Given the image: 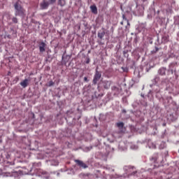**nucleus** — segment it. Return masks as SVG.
Listing matches in <instances>:
<instances>
[{
    "label": "nucleus",
    "mask_w": 179,
    "mask_h": 179,
    "mask_svg": "<svg viewBox=\"0 0 179 179\" xmlns=\"http://www.w3.org/2000/svg\"><path fill=\"white\" fill-rule=\"evenodd\" d=\"M69 59H71V55H66L64 56L63 55L62 56V61L64 62V64H65V65H66V64H68V62H69Z\"/></svg>",
    "instance_id": "nucleus-18"
},
{
    "label": "nucleus",
    "mask_w": 179,
    "mask_h": 179,
    "mask_svg": "<svg viewBox=\"0 0 179 179\" xmlns=\"http://www.w3.org/2000/svg\"><path fill=\"white\" fill-rule=\"evenodd\" d=\"M150 69H152V66H150V64H147L145 66L146 72H149V71H150Z\"/></svg>",
    "instance_id": "nucleus-38"
},
{
    "label": "nucleus",
    "mask_w": 179,
    "mask_h": 179,
    "mask_svg": "<svg viewBox=\"0 0 179 179\" xmlns=\"http://www.w3.org/2000/svg\"><path fill=\"white\" fill-rule=\"evenodd\" d=\"M164 148H166V142H162L159 144V149H164Z\"/></svg>",
    "instance_id": "nucleus-33"
},
{
    "label": "nucleus",
    "mask_w": 179,
    "mask_h": 179,
    "mask_svg": "<svg viewBox=\"0 0 179 179\" xmlns=\"http://www.w3.org/2000/svg\"><path fill=\"white\" fill-rule=\"evenodd\" d=\"M108 170H110V168H107Z\"/></svg>",
    "instance_id": "nucleus-61"
},
{
    "label": "nucleus",
    "mask_w": 179,
    "mask_h": 179,
    "mask_svg": "<svg viewBox=\"0 0 179 179\" xmlns=\"http://www.w3.org/2000/svg\"><path fill=\"white\" fill-rule=\"evenodd\" d=\"M146 1H148V0H143V2H146Z\"/></svg>",
    "instance_id": "nucleus-53"
},
{
    "label": "nucleus",
    "mask_w": 179,
    "mask_h": 179,
    "mask_svg": "<svg viewBox=\"0 0 179 179\" xmlns=\"http://www.w3.org/2000/svg\"><path fill=\"white\" fill-rule=\"evenodd\" d=\"M124 22H125V21H122V22H120V24H124Z\"/></svg>",
    "instance_id": "nucleus-51"
},
{
    "label": "nucleus",
    "mask_w": 179,
    "mask_h": 179,
    "mask_svg": "<svg viewBox=\"0 0 179 179\" xmlns=\"http://www.w3.org/2000/svg\"><path fill=\"white\" fill-rule=\"evenodd\" d=\"M166 71H167V69H166V67H161L159 69H158L157 73L160 76H166Z\"/></svg>",
    "instance_id": "nucleus-13"
},
{
    "label": "nucleus",
    "mask_w": 179,
    "mask_h": 179,
    "mask_svg": "<svg viewBox=\"0 0 179 179\" xmlns=\"http://www.w3.org/2000/svg\"><path fill=\"white\" fill-rule=\"evenodd\" d=\"M106 36V31H103L102 32L99 31L98 32V37L100 38V40H103V38Z\"/></svg>",
    "instance_id": "nucleus-28"
},
{
    "label": "nucleus",
    "mask_w": 179,
    "mask_h": 179,
    "mask_svg": "<svg viewBox=\"0 0 179 179\" xmlns=\"http://www.w3.org/2000/svg\"><path fill=\"white\" fill-rule=\"evenodd\" d=\"M47 162L50 166H58L59 164L58 161L55 159H51V160L47 161Z\"/></svg>",
    "instance_id": "nucleus-21"
},
{
    "label": "nucleus",
    "mask_w": 179,
    "mask_h": 179,
    "mask_svg": "<svg viewBox=\"0 0 179 179\" xmlns=\"http://www.w3.org/2000/svg\"><path fill=\"white\" fill-rule=\"evenodd\" d=\"M139 103L141 106H143V107H146V106H148V103L145 100H141L139 101Z\"/></svg>",
    "instance_id": "nucleus-32"
},
{
    "label": "nucleus",
    "mask_w": 179,
    "mask_h": 179,
    "mask_svg": "<svg viewBox=\"0 0 179 179\" xmlns=\"http://www.w3.org/2000/svg\"><path fill=\"white\" fill-rule=\"evenodd\" d=\"M92 139H93V137H92V134H87L85 136V140L87 141H92Z\"/></svg>",
    "instance_id": "nucleus-29"
},
{
    "label": "nucleus",
    "mask_w": 179,
    "mask_h": 179,
    "mask_svg": "<svg viewBox=\"0 0 179 179\" xmlns=\"http://www.w3.org/2000/svg\"><path fill=\"white\" fill-rule=\"evenodd\" d=\"M138 29L140 31H145V29H146V24L145 23L140 24Z\"/></svg>",
    "instance_id": "nucleus-26"
},
{
    "label": "nucleus",
    "mask_w": 179,
    "mask_h": 179,
    "mask_svg": "<svg viewBox=\"0 0 179 179\" xmlns=\"http://www.w3.org/2000/svg\"><path fill=\"white\" fill-rule=\"evenodd\" d=\"M90 58L87 57L86 61H85V64H90Z\"/></svg>",
    "instance_id": "nucleus-47"
},
{
    "label": "nucleus",
    "mask_w": 179,
    "mask_h": 179,
    "mask_svg": "<svg viewBox=\"0 0 179 179\" xmlns=\"http://www.w3.org/2000/svg\"><path fill=\"white\" fill-rule=\"evenodd\" d=\"M90 8L91 9L92 13H94V15H97V13H98L97 6H96V5L90 6Z\"/></svg>",
    "instance_id": "nucleus-22"
},
{
    "label": "nucleus",
    "mask_w": 179,
    "mask_h": 179,
    "mask_svg": "<svg viewBox=\"0 0 179 179\" xmlns=\"http://www.w3.org/2000/svg\"><path fill=\"white\" fill-rule=\"evenodd\" d=\"M132 82H134V79H132Z\"/></svg>",
    "instance_id": "nucleus-62"
},
{
    "label": "nucleus",
    "mask_w": 179,
    "mask_h": 179,
    "mask_svg": "<svg viewBox=\"0 0 179 179\" xmlns=\"http://www.w3.org/2000/svg\"><path fill=\"white\" fill-rule=\"evenodd\" d=\"M55 85V83H54L52 80L49 81L48 86L51 87V86H54Z\"/></svg>",
    "instance_id": "nucleus-42"
},
{
    "label": "nucleus",
    "mask_w": 179,
    "mask_h": 179,
    "mask_svg": "<svg viewBox=\"0 0 179 179\" xmlns=\"http://www.w3.org/2000/svg\"><path fill=\"white\" fill-rule=\"evenodd\" d=\"M176 65H177V63H171L169 64V69L168 70L169 73H171V75H173V73H174L175 72V75L177 77H178V74H177V71H176V69H174V66H176Z\"/></svg>",
    "instance_id": "nucleus-8"
},
{
    "label": "nucleus",
    "mask_w": 179,
    "mask_h": 179,
    "mask_svg": "<svg viewBox=\"0 0 179 179\" xmlns=\"http://www.w3.org/2000/svg\"><path fill=\"white\" fill-rule=\"evenodd\" d=\"M158 52H159V48H157V46H155V49L151 51V53H152V54H156V53Z\"/></svg>",
    "instance_id": "nucleus-37"
},
{
    "label": "nucleus",
    "mask_w": 179,
    "mask_h": 179,
    "mask_svg": "<svg viewBox=\"0 0 179 179\" xmlns=\"http://www.w3.org/2000/svg\"><path fill=\"white\" fill-rule=\"evenodd\" d=\"M116 126L117 127V128H119L121 131V132H124V131H122V129H124V122H120L116 123Z\"/></svg>",
    "instance_id": "nucleus-23"
},
{
    "label": "nucleus",
    "mask_w": 179,
    "mask_h": 179,
    "mask_svg": "<svg viewBox=\"0 0 179 179\" xmlns=\"http://www.w3.org/2000/svg\"><path fill=\"white\" fill-rule=\"evenodd\" d=\"M102 179H107V178H106L103 177Z\"/></svg>",
    "instance_id": "nucleus-58"
},
{
    "label": "nucleus",
    "mask_w": 179,
    "mask_h": 179,
    "mask_svg": "<svg viewBox=\"0 0 179 179\" xmlns=\"http://www.w3.org/2000/svg\"><path fill=\"white\" fill-rule=\"evenodd\" d=\"M11 177L15 178V179L20 178V172H13L10 175Z\"/></svg>",
    "instance_id": "nucleus-25"
},
{
    "label": "nucleus",
    "mask_w": 179,
    "mask_h": 179,
    "mask_svg": "<svg viewBox=\"0 0 179 179\" xmlns=\"http://www.w3.org/2000/svg\"><path fill=\"white\" fill-rule=\"evenodd\" d=\"M174 24H179V15L174 17Z\"/></svg>",
    "instance_id": "nucleus-31"
},
{
    "label": "nucleus",
    "mask_w": 179,
    "mask_h": 179,
    "mask_svg": "<svg viewBox=\"0 0 179 179\" xmlns=\"http://www.w3.org/2000/svg\"><path fill=\"white\" fill-rule=\"evenodd\" d=\"M123 72H128V67H122Z\"/></svg>",
    "instance_id": "nucleus-46"
},
{
    "label": "nucleus",
    "mask_w": 179,
    "mask_h": 179,
    "mask_svg": "<svg viewBox=\"0 0 179 179\" xmlns=\"http://www.w3.org/2000/svg\"><path fill=\"white\" fill-rule=\"evenodd\" d=\"M12 22H13L14 23H17V18L16 17H13V18H12Z\"/></svg>",
    "instance_id": "nucleus-44"
},
{
    "label": "nucleus",
    "mask_w": 179,
    "mask_h": 179,
    "mask_svg": "<svg viewBox=\"0 0 179 179\" xmlns=\"http://www.w3.org/2000/svg\"><path fill=\"white\" fill-rule=\"evenodd\" d=\"M118 149L120 152H125V150H127V145H125V143H120Z\"/></svg>",
    "instance_id": "nucleus-14"
},
{
    "label": "nucleus",
    "mask_w": 179,
    "mask_h": 179,
    "mask_svg": "<svg viewBox=\"0 0 179 179\" xmlns=\"http://www.w3.org/2000/svg\"><path fill=\"white\" fill-rule=\"evenodd\" d=\"M148 146L151 149H156V145H155L153 143H148Z\"/></svg>",
    "instance_id": "nucleus-35"
},
{
    "label": "nucleus",
    "mask_w": 179,
    "mask_h": 179,
    "mask_svg": "<svg viewBox=\"0 0 179 179\" xmlns=\"http://www.w3.org/2000/svg\"><path fill=\"white\" fill-rule=\"evenodd\" d=\"M138 114H141V111H138Z\"/></svg>",
    "instance_id": "nucleus-55"
},
{
    "label": "nucleus",
    "mask_w": 179,
    "mask_h": 179,
    "mask_svg": "<svg viewBox=\"0 0 179 179\" xmlns=\"http://www.w3.org/2000/svg\"><path fill=\"white\" fill-rule=\"evenodd\" d=\"M138 145L136 144H131L130 145V149H131V150H136L138 149Z\"/></svg>",
    "instance_id": "nucleus-30"
},
{
    "label": "nucleus",
    "mask_w": 179,
    "mask_h": 179,
    "mask_svg": "<svg viewBox=\"0 0 179 179\" xmlns=\"http://www.w3.org/2000/svg\"><path fill=\"white\" fill-rule=\"evenodd\" d=\"M14 8H15V16H24V8L22 7L20 4H19V2H16L14 4Z\"/></svg>",
    "instance_id": "nucleus-4"
},
{
    "label": "nucleus",
    "mask_w": 179,
    "mask_h": 179,
    "mask_svg": "<svg viewBox=\"0 0 179 179\" xmlns=\"http://www.w3.org/2000/svg\"><path fill=\"white\" fill-rule=\"evenodd\" d=\"M57 3L59 5V6H65L66 5V0H57Z\"/></svg>",
    "instance_id": "nucleus-27"
},
{
    "label": "nucleus",
    "mask_w": 179,
    "mask_h": 179,
    "mask_svg": "<svg viewBox=\"0 0 179 179\" xmlns=\"http://www.w3.org/2000/svg\"><path fill=\"white\" fill-rule=\"evenodd\" d=\"M102 85L103 89H106V90H108V89H110V87L111 86V81L104 80L102 82Z\"/></svg>",
    "instance_id": "nucleus-12"
},
{
    "label": "nucleus",
    "mask_w": 179,
    "mask_h": 179,
    "mask_svg": "<svg viewBox=\"0 0 179 179\" xmlns=\"http://www.w3.org/2000/svg\"><path fill=\"white\" fill-rule=\"evenodd\" d=\"M162 125H163L164 127H166V123H163Z\"/></svg>",
    "instance_id": "nucleus-52"
},
{
    "label": "nucleus",
    "mask_w": 179,
    "mask_h": 179,
    "mask_svg": "<svg viewBox=\"0 0 179 179\" xmlns=\"http://www.w3.org/2000/svg\"><path fill=\"white\" fill-rule=\"evenodd\" d=\"M155 88H152V90H150L148 94V98L150 99V100H152V99H153V93H155V96L157 97V99H158V100H159V101H162V100H164L163 96H162V92L160 91V86L159 85H155L154 87Z\"/></svg>",
    "instance_id": "nucleus-2"
},
{
    "label": "nucleus",
    "mask_w": 179,
    "mask_h": 179,
    "mask_svg": "<svg viewBox=\"0 0 179 179\" xmlns=\"http://www.w3.org/2000/svg\"><path fill=\"white\" fill-rule=\"evenodd\" d=\"M39 51L40 52H44L45 51V43L41 42L39 45Z\"/></svg>",
    "instance_id": "nucleus-20"
},
{
    "label": "nucleus",
    "mask_w": 179,
    "mask_h": 179,
    "mask_svg": "<svg viewBox=\"0 0 179 179\" xmlns=\"http://www.w3.org/2000/svg\"><path fill=\"white\" fill-rule=\"evenodd\" d=\"M55 2H57V0H48V1L49 5H54V3H55Z\"/></svg>",
    "instance_id": "nucleus-40"
},
{
    "label": "nucleus",
    "mask_w": 179,
    "mask_h": 179,
    "mask_svg": "<svg viewBox=\"0 0 179 179\" xmlns=\"http://www.w3.org/2000/svg\"><path fill=\"white\" fill-rule=\"evenodd\" d=\"M102 30H104V28H102Z\"/></svg>",
    "instance_id": "nucleus-60"
},
{
    "label": "nucleus",
    "mask_w": 179,
    "mask_h": 179,
    "mask_svg": "<svg viewBox=\"0 0 179 179\" xmlns=\"http://www.w3.org/2000/svg\"><path fill=\"white\" fill-rule=\"evenodd\" d=\"M93 149V147L90 146V147H85L84 148V152H90Z\"/></svg>",
    "instance_id": "nucleus-36"
},
{
    "label": "nucleus",
    "mask_w": 179,
    "mask_h": 179,
    "mask_svg": "<svg viewBox=\"0 0 179 179\" xmlns=\"http://www.w3.org/2000/svg\"><path fill=\"white\" fill-rule=\"evenodd\" d=\"M166 136H167V130L165 129L162 133L161 137L163 138H166Z\"/></svg>",
    "instance_id": "nucleus-39"
},
{
    "label": "nucleus",
    "mask_w": 179,
    "mask_h": 179,
    "mask_svg": "<svg viewBox=\"0 0 179 179\" xmlns=\"http://www.w3.org/2000/svg\"><path fill=\"white\" fill-rule=\"evenodd\" d=\"M112 150H114V148H112Z\"/></svg>",
    "instance_id": "nucleus-56"
},
{
    "label": "nucleus",
    "mask_w": 179,
    "mask_h": 179,
    "mask_svg": "<svg viewBox=\"0 0 179 179\" xmlns=\"http://www.w3.org/2000/svg\"><path fill=\"white\" fill-rule=\"evenodd\" d=\"M112 92L114 94V96H118V94H120V93H121L122 92V89L121 87H117L115 86L112 87Z\"/></svg>",
    "instance_id": "nucleus-10"
},
{
    "label": "nucleus",
    "mask_w": 179,
    "mask_h": 179,
    "mask_svg": "<svg viewBox=\"0 0 179 179\" xmlns=\"http://www.w3.org/2000/svg\"><path fill=\"white\" fill-rule=\"evenodd\" d=\"M122 19L124 20V22H125V23H127L128 24V26H129V21L128 20V19H127V17H125V15H122Z\"/></svg>",
    "instance_id": "nucleus-34"
},
{
    "label": "nucleus",
    "mask_w": 179,
    "mask_h": 179,
    "mask_svg": "<svg viewBox=\"0 0 179 179\" xmlns=\"http://www.w3.org/2000/svg\"><path fill=\"white\" fill-rule=\"evenodd\" d=\"M141 97H143V99L145 98V94H141Z\"/></svg>",
    "instance_id": "nucleus-50"
},
{
    "label": "nucleus",
    "mask_w": 179,
    "mask_h": 179,
    "mask_svg": "<svg viewBox=\"0 0 179 179\" xmlns=\"http://www.w3.org/2000/svg\"><path fill=\"white\" fill-rule=\"evenodd\" d=\"M79 118H80V117H78V120H79Z\"/></svg>",
    "instance_id": "nucleus-59"
},
{
    "label": "nucleus",
    "mask_w": 179,
    "mask_h": 179,
    "mask_svg": "<svg viewBox=\"0 0 179 179\" xmlns=\"http://www.w3.org/2000/svg\"><path fill=\"white\" fill-rule=\"evenodd\" d=\"M145 89V85H143V90H144Z\"/></svg>",
    "instance_id": "nucleus-54"
},
{
    "label": "nucleus",
    "mask_w": 179,
    "mask_h": 179,
    "mask_svg": "<svg viewBox=\"0 0 179 179\" xmlns=\"http://www.w3.org/2000/svg\"><path fill=\"white\" fill-rule=\"evenodd\" d=\"M40 166H41V163H40V162H38V163L34 162V163H32V167L31 168L30 171H33V170H34V169H36V167H40Z\"/></svg>",
    "instance_id": "nucleus-24"
},
{
    "label": "nucleus",
    "mask_w": 179,
    "mask_h": 179,
    "mask_svg": "<svg viewBox=\"0 0 179 179\" xmlns=\"http://www.w3.org/2000/svg\"><path fill=\"white\" fill-rule=\"evenodd\" d=\"M39 6L41 10H45L46 9H48L50 3L45 0H43V1L40 3Z\"/></svg>",
    "instance_id": "nucleus-9"
},
{
    "label": "nucleus",
    "mask_w": 179,
    "mask_h": 179,
    "mask_svg": "<svg viewBox=\"0 0 179 179\" xmlns=\"http://www.w3.org/2000/svg\"><path fill=\"white\" fill-rule=\"evenodd\" d=\"M51 174H56L57 177H59V171H54L51 173Z\"/></svg>",
    "instance_id": "nucleus-45"
},
{
    "label": "nucleus",
    "mask_w": 179,
    "mask_h": 179,
    "mask_svg": "<svg viewBox=\"0 0 179 179\" xmlns=\"http://www.w3.org/2000/svg\"><path fill=\"white\" fill-rule=\"evenodd\" d=\"M159 83H160V76L156 75L152 80V84L150 85V87L155 89V86H159Z\"/></svg>",
    "instance_id": "nucleus-7"
},
{
    "label": "nucleus",
    "mask_w": 179,
    "mask_h": 179,
    "mask_svg": "<svg viewBox=\"0 0 179 179\" xmlns=\"http://www.w3.org/2000/svg\"><path fill=\"white\" fill-rule=\"evenodd\" d=\"M99 67L96 68L95 74L94 76L92 83L93 85H97V83L101 79V71H99Z\"/></svg>",
    "instance_id": "nucleus-6"
},
{
    "label": "nucleus",
    "mask_w": 179,
    "mask_h": 179,
    "mask_svg": "<svg viewBox=\"0 0 179 179\" xmlns=\"http://www.w3.org/2000/svg\"><path fill=\"white\" fill-rule=\"evenodd\" d=\"M20 86H22V87H23L24 89H26V87H27V86H29V80L27 78L24 79L23 81H22L20 83Z\"/></svg>",
    "instance_id": "nucleus-16"
},
{
    "label": "nucleus",
    "mask_w": 179,
    "mask_h": 179,
    "mask_svg": "<svg viewBox=\"0 0 179 179\" xmlns=\"http://www.w3.org/2000/svg\"><path fill=\"white\" fill-rule=\"evenodd\" d=\"M99 120H100L101 121H104V120H106V115L101 114V115H99Z\"/></svg>",
    "instance_id": "nucleus-41"
},
{
    "label": "nucleus",
    "mask_w": 179,
    "mask_h": 179,
    "mask_svg": "<svg viewBox=\"0 0 179 179\" xmlns=\"http://www.w3.org/2000/svg\"><path fill=\"white\" fill-rule=\"evenodd\" d=\"M42 178L50 179V173L45 171H40Z\"/></svg>",
    "instance_id": "nucleus-15"
},
{
    "label": "nucleus",
    "mask_w": 179,
    "mask_h": 179,
    "mask_svg": "<svg viewBox=\"0 0 179 179\" xmlns=\"http://www.w3.org/2000/svg\"><path fill=\"white\" fill-rule=\"evenodd\" d=\"M84 81L85 82H89V80L87 79V77L84 78Z\"/></svg>",
    "instance_id": "nucleus-49"
},
{
    "label": "nucleus",
    "mask_w": 179,
    "mask_h": 179,
    "mask_svg": "<svg viewBox=\"0 0 179 179\" xmlns=\"http://www.w3.org/2000/svg\"><path fill=\"white\" fill-rule=\"evenodd\" d=\"M14 82H15V83H17V82H19V77H15L14 79Z\"/></svg>",
    "instance_id": "nucleus-48"
},
{
    "label": "nucleus",
    "mask_w": 179,
    "mask_h": 179,
    "mask_svg": "<svg viewBox=\"0 0 179 179\" xmlns=\"http://www.w3.org/2000/svg\"><path fill=\"white\" fill-rule=\"evenodd\" d=\"M124 174L120 176L117 173L112 174L110 176V178H117V179H125L131 177V176H135L137 171L135 166L131 165H126L123 167Z\"/></svg>",
    "instance_id": "nucleus-1"
},
{
    "label": "nucleus",
    "mask_w": 179,
    "mask_h": 179,
    "mask_svg": "<svg viewBox=\"0 0 179 179\" xmlns=\"http://www.w3.org/2000/svg\"><path fill=\"white\" fill-rule=\"evenodd\" d=\"M161 103H163L165 107H170V108H173L177 114V108L178 106H177V103L173 101V98H171V96H167L166 99L164 98V100H162Z\"/></svg>",
    "instance_id": "nucleus-3"
},
{
    "label": "nucleus",
    "mask_w": 179,
    "mask_h": 179,
    "mask_svg": "<svg viewBox=\"0 0 179 179\" xmlns=\"http://www.w3.org/2000/svg\"><path fill=\"white\" fill-rule=\"evenodd\" d=\"M80 177H81L82 179H92L94 176H93V175H92V174L81 173Z\"/></svg>",
    "instance_id": "nucleus-17"
},
{
    "label": "nucleus",
    "mask_w": 179,
    "mask_h": 179,
    "mask_svg": "<svg viewBox=\"0 0 179 179\" xmlns=\"http://www.w3.org/2000/svg\"><path fill=\"white\" fill-rule=\"evenodd\" d=\"M75 162L76 163V164H78V166H79V167H80V169H87L88 167L86 164L79 159H76Z\"/></svg>",
    "instance_id": "nucleus-11"
},
{
    "label": "nucleus",
    "mask_w": 179,
    "mask_h": 179,
    "mask_svg": "<svg viewBox=\"0 0 179 179\" xmlns=\"http://www.w3.org/2000/svg\"><path fill=\"white\" fill-rule=\"evenodd\" d=\"M74 114L72 111H67V117L65 118L69 125H75L76 124V117H73Z\"/></svg>",
    "instance_id": "nucleus-5"
},
{
    "label": "nucleus",
    "mask_w": 179,
    "mask_h": 179,
    "mask_svg": "<svg viewBox=\"0 0 179 179\" xmlns=\"http://www.w3.org/2000/svg\"><path fill=\"white\" fill-rule=\"evenodd\" d=\"M111 171H114V169H111Z\"/></svg>",
    "instance_id": "nucleus-57"
},
{
    "label": "nucleus",
    "mask_w": 179,
    "mask_h": 179,
    "mask_svg": "<svg viewBox=\"0 0 179 179\" xmlns=\"http://www.w3.org/2000/svg\"><path fill=\"white\" fill-rule=\"evenodd\" d=\"M162 43H163L164 44L169 43V35L168 34H164L162 36Z\"/></svg>",
    "instance_id": "nucleus-19"
},
{
    "label": "nucleus",
    "mask_w": 179,
    "mask_h": 179,
    "mask_svg": "<svg viewBox=\"0 0 179 179\" xmlns=\"http://www.w3.org/2000/svg\"><path fill=\"white\" fill-rule=\"evenodd\" d=\"M123 55H124V57H125L126 58H128V50H124V51H123Z\"/></svg>",
    "instance_id": "nucleus-43"
}]
</instances>
